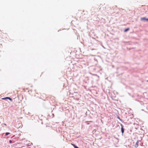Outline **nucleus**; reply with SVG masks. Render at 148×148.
<instances>
[{
	"instance_id": "20e7f679",
	"label": "nucleus",
	"mask_w": 148,
	"mask_h": 148,
	"mask_svg": "<svg viewBox=\"0 0 148 148\" xmlns=\"http://www.w3.org/2000/svg\"><path fill=\"white\" fill-rule=\"evenodd\" d=\"M71 144L75 148H79V147H77V146H76L75 145H74V144Z\"/></svg>"
},
{
	"instance_id": "39448f33",
	"label": "nucleus",
	"mask_w": 148,
	"mask_h": 148,
	"mask_svg": "<svg viewBox=\"0 0 148 148\" xmlns=\"http://www.w3.org/2000/svg\"><path fill=\"white\" fill-rule=\"evenodd\" d=\"M138 146V141H137L136 143V145H135V147H137Z\"/></svg>"
},
{
	"instance_id": "f257e3e1",
	"label": "nucleus",
	"mask_w": 148,
	"mask_h": 148,
	"mask_svg": "<svg viewBox=\"0 0 148 148\" xmlns=\"http://www.w3.org/2000/svg\"><path fill=\"white\" fill-rule=\"evenodd\" d=\"M9 99L11 101H12V99L11 98H10L9 97H5V98H2V99H3V100H5V99Z\"/></svg>"
},
{
	"instance_id": "6e6552de",
	"label": "nucleus",
	"mask_w": 148,
	"mask_h": 148,
	"mask_svg": "<svg viewBox=\"0 0 148 148\" xmlns=\"http://www.w3.org/2000/svg\"><path fill=\"white\" fill-rule=\"evenodd\" d=\"M10 133H8V132H6L5 134V135H8V134H10Z\"/></svg>"
},
{
	"instance_id": "0eeeda50",
	"label": "nucleus",
	"mask_w": 148,
	"mask_h": 148,
	"mask_svg": "<svg viewBox=\"0 0 148 148\" xmlns=\"http://www.w3.org/2000/svg\"><path fill=\"white\" fill-rule=\"evenodd\" d=\"M129 30V28H127L126 29H125L124 30V31L125 32H126L127 31H128Z\"/></svg>"
},
{
	"instance_id": "f03ea898",
	"label": "nucleus",
	"mask_w": 148,
	"mask_h": 148,
	"mask_svg": "<svg viewBox=\"0 0 148 148\" xmlns=\"http://www.w3.org/2000/svg\"><path fill=\"white\" fill-rule=\"evenodd\" d=\"M121 131L122 134H123L124 132V129L123 128V126L122 124H121Z\"/></svg>"
},
{
	"instance_id": "1a4fd4ad",
	"label": "nucleus",
	"mask_w": 148,
	"mask_h": 148,
	"mask_svg": "<svg viewBox=\"0 0 148 148\" xmlns=\"http://www.w3.org/2000/svg\"><path fill=\"white\" fill-rule=\"evenodd\" d=\"M9 142L10 143H12V141L11 140H10L9 141Z\"/></svg>"
},
{
	"instance_id": "423d86ee",
	"label": "nucleus",
	"mask_w": 148,
	"mask_h": 148,
	"mask_svg": "<svg viewBox=\"0 0 148 148\" xmlns=\"http://www.w3.org/2000/svg\"><path fill=\"white\" fill-rule=\"evenodd\" d=\"M32 145V143H29L27 144V146H30Z\"/></svg>"
},
{
	"instance_id": "9d476101",
	"label": "nucleus",
	"mask_w": 148,
	"mask_h": 148,
	"mask_svg": "<svg viewBox=\"0 0 148 148\" xmlns=\"http://www.w3.org/2000/svg\"><path fill=\"white\" fill-rule=\"evenodd\" d=\"M147 82H148V80L147 81Z\"/></svg>"
},
{
	"instance_id": "7ed1b4c3",
	"label": "nucleus",
	"mask_w": 148,
	"mask_h": 148,
	"mask_svg": "<svg viewBox=\"0 0 148 148\" xmlns=\"http://www.w3.org/2000/svg\"><path fill=\"white\" fill-rule=\"evenodd\" d=\"M141 20L142 21L146 20L148 21V18H146L145 17H143L141 18Z\"/></svg>"
}]
</instances>
